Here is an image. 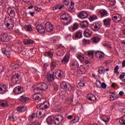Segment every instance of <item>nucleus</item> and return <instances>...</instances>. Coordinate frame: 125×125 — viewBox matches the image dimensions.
<instances>
[{"mask_svg": "<svg viewBox=\"0 0 125 125\" xmlns=\"http://www.w3.org/2000/svg\"><path fill=\"white\" fill-rule=\"evenodd\" d=\"M93 55H94V54H93V52L92 51H89L88 52V56L90 58H93Z\"/></svg>", "mask_w": 125, "mask_h": 125, "instance_id": "nucleus-49", "label": "nucleus"}, {"mask_svg": "<svg viewBox=\"0 0 125 125\" xmlns=\"http://www.w3.org/2000/svg\"><path fill=\"white\" fill-rule=\"evenodd\" d=\"M57 9H59V4H57L56 6H54L52 8L51 10H57Z\"/></svg>", "mask_w": 125, "mask_h": 125, "instance_id": "nucleus-54", "label": "nucleus"}, {"mask_svg": "<svg viewBox=\"0 0 125 125\" xmlns=\"http://www.w3.org/2000/svg\"><path fill=\"white\" fill-rule=\"evenodd\" d=\"M36 29L41 35H43L45 33V29H44L43 26L42 24L37 25Z\"/></svg>", "mask_w": 125, "mask_h": 125, "instance_id": "nucleus-6", "label": "nucleus"}, {"mask_svg": "<svg viewBox=\"0 0 125 125\" xmlns=\"http://www.w3.org/2000/svg\"><path fill=\"white\" fill-rule=\"evenodd\" d=\"M64 50H65V47L62 46V45H60L59 47L56 49V55L58 56H62L64 55Z\"/></svg>", "mask_w": 125, "mask_h": 125, "instance_id": "nucleus-3", "label": "nucleus"}, {"mask_svg": "<svg viewBox=\"0 0 125 125\" xmlns=\"http://www.w3.org/2000/svg\"><path fill=\"white\" fill-rule=\"evenodd\" d=\"M20 67L19 64L16 63L15 65V66L14 67L13 69H18V68Z\"/></svg>", "mask_w": 125, "mask_h": 125, "instance_id": "nucleus-64", "label": "nucleus"}, {"mask_svg": "<svg viewBox=\"0 0 125 125\" xmlns=\"http://www.w3.org/2000/svg\"><path fill=\"white\" fill-rule=\"evenodd\" d=\"M99 74L100 75H103L105 73V69L103 67H100L98 71Z\"/></svg>", "mask_w": 125, "mask_h": 125, "instance_id": "nucleus-37", "label": "nucleus"}, {"mask_svg": "<svg viewBox=\"0 0 125 125\" xmlns=\"http://www.w3.org/2000/svg\"><path fill=\"white\" fill-rule=\"evenodd\" d=\"M119 70V65H116L114 68V72L117 74V75H119L120 74V72L118 71Z\"/></svg>", "mask_w": 125, "mask_h": 125, "instance_id": "nucleus-50", "label": "nucleus"}, {"mask_svg": "<svg viewBox=\"0 0 125 125\" xmlns=\"http://www.w3.org/2000/svg\"><path fill=\"white\" fill-rule=\"evenodd\" d=\"M71 68H72L73 69H76V68H78L79 67V64H78V63H74L73 62L71 64Z\"/></svg>", "mask_w": 125, "mask_h": 125, "instance_id": "nucleus-45", "label": "nucleus"}, {"mask_svg": "<svg viewBox=\"0 0 125 125\" xmlns=\"http://www.w3.org/2000/svg\"><path fill=\"white\" fill-rule=\"evenodd\" d=\"M102 24L100 23H94L91 25V29L94 32H98L100 30Z\"/></svg>", "mask_w": 125, "mask_h": 125, "instance_id": "nucleus-5", "label": "nucleus"}, {"mask_svg": "<svg viewBox=\"0 0 125 125\" xmlns=\"http://www.w3.org/2000/svg\"><path fill=\"white\" fill-rule=\"evenodd\" d=\"M102 120L104 123H108V122H109V118H108V117H105L104 118H103Z\"/></svg>", "mask_w": 125, "mask_h": 125, "instance_id": "nucleus-58", "label": "nucleus"}, {"mask_svg": "<svg viewBox=\"0 0 125 125\" xmlns=\"http://www.w3.org/2000/svg\"><path fill=\"white\" fill-rule=\"evenodd\" d=\"M24 29L26 32H32L33 29L32 28V26L31 25H25L24 26Z\"/></svg>", "mask_w": 125, "mask_h": 125, "instance_id": "nucleus-28", "label": "nucleus"}, {"mask_svg": "<svg viewBox=\"0 0 125 125\" xmlns=\"http://www.w3.org/2000/svg\"><path fill=\"white\" fill-rule=\"evenodd\" d=\"M1 41L3 42H7L10 41L9 36L7 34L4 33L1 35Z\"/></svg>", "mask_w": 125, "mask_h": 125, "instance_id": "nucleus-11", "label": "nucleus"}, {"mask_svg": "<svg viewBox=\"0 0 125 125\" xmlns=\"http://www.w3.org/2000/svg\"><path fill=\"white\" fill-rule=\"evenodd\" d=\"M34 43V41L29 39V40H26L24 44H32V43Z\"/></svg>", "mask_w": 125, "mask_h": 125, "instance_id": "nucleus-47", "label": "nucleus"}, {"mask_svg": "<svg viewBox=\"0 0 125 125\" xmlns=\"http://www.w3.org/2000/svg\"><path fill=\"white\" fill-rule=\"evenodd\" d=\"M36 116V114L35 113H33L31 114L28 118L29 121H32L34 118H35V116Z\"/></svg>", "mask_w": 125, "mask_h": 125, "instance_id": "nucleus-51", "label": "nucleus"}, {"mask_svg": "<svg viewBox=\"0 0 125 125\" xmlns=\"http://www.w3.org/2000/svg\"><path fill=\"white\" fill-rule=\"evenodd\" d=\"M18 52L21 53L22 55H26V52H25V49H23L22 47H19L18 48Z\"/></svg>", "mask_w": 125, "mask_h": 125, "instance_id": "nucleus-32", "label": "nucleus"}, {"mask_svg": "<svg viewBox=\"0 0 125 125\" xmlns=\"http://www.w3.org/2000/svg\"><path fill=\"white\" fill-rule=\"evenodd\" d=\"M9 119L10 120V121H11L12 122H14L15 121H16V119L14 118L13 113L9 115Z\"/></svg>", "mask_w": 125, "mask_h": 125, "instance_id": "nucleus-46", "label": "nucleus"}, {"mask_svg": "<svg viewBox=\"0 0 125 125\" xmlns=\"http://www.w3.org/2000/svg\"><path fill=\"white\" fill-rule=\"evenodd\" d=\"M49 107V103L46 102H44L42 104H40L39 107L40 109L42 110H44L45 109H47Z\"/></svg>", "mask_w": 125, "mask_h": 125, "instance_id": "nucleus-14", "label": "nucleus"}, {"mask_svg": "<svg viewBox=\"0 0 125 125\" xmlns=\"http://www.w3.org/2000/svg\"><path fill=\"white\" fill-rule=\"evenodd\" d=\"M80 121V117L78 116H76L72 121L71 123H73V124H76V123H78Z\"/></svg>", "mask_w": 125, "mask_h": 125, "instance_id": "nucleus-39", "label": "nucleus"}, {"mask_svg": "<svg viewBox=\"0 0 125 125\" xmlns=\"http://www.w3.org/2000/svg\"><path fill=\"white\" fill-rule=\"evenodd\" d=\"M5 70V67H4L3 65H1V64H0V71L1 70V72H3Z\"/></svg>", "mask_w": 125, "mask_h": 125, "instance_id": "nucleus-57", "label": "nucleus"}, {"mask_svg": "<svg viewBox=\"0 0 125 125\" xmlns=\"http://www.w3.org/2000/svg\"><path fill=\"white\" fill-rule=\"evenodd\" d=\"M42 111H39V114L37 112V115H36L37 118H42Z\"/></svg>", "mask_w": 125, "mask_h": 125, "instance_id": "nucleus-55", "label": "nucleus"}, {"mask_svg": "<svg viewBox=\"0 0 125 125\" xmlns=\"http://www.w3.org/2000/svg\"><path fill=\"white\" fill-rule=\"evenodd\" d=\"M83 36L85 38H90L91 37V31L89 29H86L83 31Z\"/></svg>", "mask_w": 125, "mask_h": 125, "instance_id": "nucleus-15", "label": "nucleus"}, {"mask_svg": "<svg viewBox=\"0 0 125 125\" xmlns=\"http://www.w3.org/2000/svg\"><path fill=\"white\" fill-rule=\"evenodd\" d=\"M55 76L56 78H62L63 76V71L61 70H57L56 71Z\"/></svg>", "mask_w": 125, "mask_h": 125, "instance_id": "nucleus-17", "label": "nucleus"}, {"mask_svg": "<svg viewBox=\"0 0 125 125\" xmlns=\"http://www.w3.org/2000/svg\"><path fill=\"white\" fill-rule=\"evenodd\" d=\"M5 91H6V85L5 84L0 85V94H4Z\"/></svg>", "mask_w": 125, "mask_h": 125, "instance_id": "nucleus-21", "label": "nucleus"}, {"mask_svg": "<svg viewBox=\"0 0 125 125\" xmlns=\"http://www.w3.org/2000/svg\"><path fill=\"white\" fill-rule=\"evenodd\" d=\"M47 80L49 82H52L54 80V75L53 74L50 73L48 74Z\"/></svg>", "mask_w": 125, "mask_h": 125, "instance_id": "nucleus-33", "label": "nucleus"}, {"mask_svg": "<svg viewBox=\"0 0 125 125\" xmlns=\"http://www.w3.org/2000/svg\"><path fill=\"white\" fill-rule=\"evenodd\" d=\"M99 13L101 15L102 17H106L107 14H108V12L105 10H101L99 11Z\"/></svg>", "mask_w": 125, "mask_h": 125, "instance_id": "nucleus-25", "label": "nucleus"}, {"mask_svg": "<svg viewBox=\"0 0 125 125\" xmlns=\"http://www.w3.org/2000/svg\"><path fill=\"white\" fill-rule=\"evenodd\" d=\"M99 41H100V39L98 37H94L91 39V42L92 43H98L99 42Z\"/></svg>", "mask_w": 125, "mask_h": 125, "instance_id": "nucleus-24", "label": "nucleus"}, {"mask_svg": "<svg viewBox=\"0 0 125 125\" xmlns=\"http://www.w3.org/2000/svg\"><path fill=\"white\" fill-rule=\"evenodd\" d=\"M20 98L21 99H18V100H19V101H20L21 102H26V101H28V100H29V98L26 97H24V96H21L20 97Z\"/></svg>", "mask_w": 125, "mask_h": 125, "instance_id": "nucleus-30", "label": "nucleus"}, {"mask_svg": "<svg viewBox=\"0 0 125 125\" xmlns=\"http://www.w3.org/2000/svg\"><path fill=\"white\" fill-rule=\"evenodd\" d=\"M47 88H48V86L45 83H40L37 84L36 90H42V91H46Z\"/></svg>", "mask_w": 125, "mask_h": 125, "instance_id": "nucleus-2", "label": "nucleus"}, {"mask_svg": "<svg viewBox=\"0 0 125 125\" xmlns=\"http://www.w3.org/2000/svg\"><path fill=\"white\" fill-rule=\"evenodd\" d=\"M64 15H62L61 16V21L62 22V23H64V24H68V18L67 17L63 18V16H64Z\"/></svg>", "mask_w": 125, "mask_h": 125, "instance_id": "nucleus-27", "label": "nucleus"}, {"mask_svg": "<svg viewBox=\"0 0 125 125\" xmlns=\"http://www.w3.org/2000/svg\"><path fill=\"white\" fill-rule=\"evenodd\" d=\"M125 72L122 73L120 76V80H123V79H124V78H125Z\"/></svg>", "mask_w": 125, "mask_h": 125, "instance_id": "nucleus-60", "label": "nucleus"}, {"mask_svg": "<svg viewBox=\"0 0 125 125\" xmlns=\"http://www.w3.org/2000/svg\"><path fill=\"white\" fill-rule=\"evenodd\" d=\"M69 60H70V57H69V56L66 55L62 60V62L63 64H67V63L69 62Z\"/></svg>", "mask_w": 125, "mask_h": 125, "instance_id": "nucleus-23", "label": "nucleus"}, {"mask_svg": "<svg viewBox=\"0 0 125 125\" xmlns=\"http://www.w3.org/2000/svg\"><path fill=\"white\" fill-rule=\"evenodd\" d=\"M60 86L61 88H62L63 89H68V90H69V89H71V88H72L71 84L65 82H61L60 83Z\"/></svg>", "mask_w": 125, "mask_h": 125, "instance_id": "nucleus-4", "label": "nucleus"}, {"mask_svg": "<svg viewBox=\"0 0 125 125\" xmlns=\"http://www.w3.org/2000/svg\"><path fill=\"white\" fill-rule=\"evenodd\" d=\"M13 8H14V7H10L8 8L7 10L9 16L12 18L15 17L16 15L15 11H14V9H13Z\"/></svg>", "mask_w": 125, "mask_h": 125, "instance_id": "nucleus-9", "label": "nucleus"}, {"mask_svg": "<svg viewBox=\"0 0 125 125\" xmlns=\"http://www.w3.org/2000/svg\"><path fill=\"white\" fill-rule=\"evenodd\" d=\"M77 29H79V24L78 23H75L73 24L72 27V31H76V30H77Z\"/></svg>", "mask_w": 125, "mask_h": 125, "instance_id": "nucleus-43", "label": "nucleus"}, {"mask_svg": "<svg viewBox=\"0 0 125 125\" xmlns=\"http://www.w3.org/2000/svg\"><path fill=\"white\" fill-rule=\"evenodd\" d=\"M119 122L122 125H125V115L119 120Z\"/></svg>", "mask_w": 125, "mask_h": 125, "instance_id": "nucleus-42", "label": "nucleus"}, {"mask_svg": "<svg viewBox=\"0 0 125 125\" xmlns=\"http://www.w3.org/2000/svg\"><path fill=\"white\" fill-rule=\"evenodd\" d=\"M13 92L15 94H21L23 93V88L20 86H18L15 87Z\"/></svg>", "mask_w": 125, "mask_h": 125, "instance_id": "nucleus-8", "label": "nucleus"}, {"mask_svg": "<svg viewBox=\"0 0 125 125\" xmlns=\"http://www.w3.org/2000/svg\"><path fill=\"white\" fill-rule=\"evenodd\" d=\"M96 84L98 87H100V84L103 88H106L107 87V85L104 83H103L101 84V82L100 81H97L96 83Z\"/></svg>", "mask_w": 125, "mask_h": 125, "instance_id": "nucleus-19", "label": "nucleus"}, {"mask_svg": "<svg viewBox=\"0 0 125 125\" xmlns=\"http://www.w3.org/2000/svg\"><path fill=\"white\" fill-rule=\"evenodd\" d=\"M75 37L77 39H81V38H83V31L80 30L77 32L75 34Z\"/></svg>", "mask_w": 125, "mask_h": 125, "instance_id": "nucleus-26", "label": "nucleus"}, {"mask_svg": "<svg viewBox=\"0 0 125 125\" xmlns=\"http://www.w3.org/2000/svg\"><path fill=\"white\" fill-rule=\"evenodd\" d=\"M44 55L45 56H48V57H50V58H52V57L53 56V53L51 52H45L44 54Z\"/></svg>", "mask_w": 125, "mask_h": 125, "instance_id": "nucleus-35", "label": "nucleus"}, {"mask_svg": "<svg viewBox=\"0 0 125 125\" xmlns=\"http://www.w3.org/2000/svg\"><path fill=\"white\" fill-rule=\"evenodd\" d=\"M104 46H106L107 47H110V42H104L103 43Z\"/></svg>", "mask_w": 125, "mask_h": 125, "instance_id": "nucleus-52", "label": "nucleus"}, {"mask_svg": "<svg viewBox=\"0 0 125 125\" xmlns=\"http://www.w3.org/2000/svg\"><path fill=\"white\" fill-rule=\"evenodd\" d=\"M80 25L82 29H84V28H87L88 27V22L87 21H83L81 22Z\"/></svg>", "mask_w": 125, "mask_h": 125, "instance_id": "nucleus-22", "label": "nucleus"}, {"mask_svg": "<svg viewBox=\"0 0 125 125\" xmlns=\"http://www.w3.org/2000/svg\"><path fill=\"white\" fill-rule=\"evenodd\" d=\"M2 52V53H4L7 57H10V51L3 49Z\"/></svg>", "mask_w": 125, "mask_h": 125, "instance_id": "nucleus-31", "label": "nucleus"}, {"mask_svg": "<svg viewBox=\"0 0 125 125\" xmlns=\"http://www.w3.org/2000/svg\"><path fill=\"white\" fill-rule=\"evenodd\" d=\"M77 16L81 19H85L88 17V14L86 12L81 11L77 15Z\"/></svg>", "mask_w": 125, "mask_h": 125, "instance_id": "nucleus-10", "label": "nucleus"}, {"mask_svg": "<svg viewBox=\"0 0 125 125\" xmlns=\"http://www.w3.org/2000/svg\"><path fill=\"white\" fill-rule=\"evenodd\" d=\"M79 84L80 86H84L85 83H84V82L81 81L79 83Z\"/></svg>", "mask_w": 125, "mask_h": 125, "instance_id": "nucleus-62", "label": "nucleus"}, {"mask_svg": "<svg viewBox=\"0 0 125 125\" xmlns=\"http://www.w3.org/2000/svg\"><path fill=\"white\" fill-rule=\"evenodd\" d=\"M77 58L78 59H79V60H80L81 62H83V61H84V58H83V57L82 56V55H78L77 56Z\"/></svg>", "mask_w": 125, "mask_h": 125, "instance_id": "nucleus-41", "label": "nucleus"}, {"mask_svg": "<svg viewBox=\"0 0 125 125\" xmlns=\"http://www.w3.org/2000/svg\"><path fill=\"white\" fill-rule=\"evenodd\" d=\"M20 79H21L20 74L15 73L14 75H12L11 81L14 84H19V83H20Z\"/></svg>", "mask_w": 125, "mask_h": 125, "instance_id": "nucleus-1", "label": "nucleus"}, {"mask_svg": "<svg viewBox=\"0 0 125 125\" xmlns=\"http://www.w3.org/2000/svg\"><path fill=\"white\" fill-rule=\"evenodd\" d=\"M78 75V70H77L76 69H74V73L72 74V76L74 77H76V76H77Z\"/></svg>", "mask_w": 125, "mask_h": 125, "instance_id": "nucleus-56", "label": "nucleus"}, {"mask_svg": "<svg viewBox=\"0 0 125 125\" xmlns=\"http://www.w3.org/2000/svg\"><path fill=\"white\" fill-rule=\"evenodd\" d=\"M104 22V26H105L106 27H107L109 28L110 27V19H104L103 21Z\"/></svg>", "mask_w": 125, "mask_h": 125, "instance_id": "nucleus-29", "label": "nucleus"}, {"mask_svg": "<svg viewBox=\"0 0 125 125\" xmlns=\"http://www.w3.org/2000/svg\"><path fill=\"white\" fill-rule=\"evenodd\" d=\"M50 41H51V43H55V42H57L56 39H54V38H51L50 39Z\"/></svg>", "mask_w": 125, "mask_h": 125, "instance_id": "nucleus-61", "label": "nucleus"}, {"mask_svg": "<svg viewBox=\"0 0 125 125\" xmlns=\"http://www.w3.org/2000/svg\"><path fill=\"white\" fill-rule=\"evenodd\" d=\"M112 20L116 23H119V22L122 20V16L119 15L117 16H115L112 17Z\"/></svg>", "mask_w": 125, "mask_h": 125, "instance_id": "nucleus-16", "label": "nucleus"}, {"mask_svg": "<svg viewBox=\"0 0 125 125\" xmlns=\"http://www.w3.org/2000/svg\"><path fill=\"white\" fill-rule=\"evenodd\" d=\"M46 121L48 125H56V121H54V117L52 116L48 117Z\"/></svg>", "mask_w": 125, "mask_h": 125, "instance_id": "nucleus-12", "label": "nucleus"}, {"mask_svg": "<svg viewBox=\"0 0 125 125\" xmlns=\"http://www.w3.org/2000/svg\"><path fill=\"white\" fill-rule=\"evenodd\" d=\"M55 67H56V62H52L51 64V69L53 70L55 69Z\"/></svg>", "mask_w": 125, "mask_h": 125, "instance_id": "nucleus-48", "label": "nucleus"}, {"mask_svg": "<svg viewBox=\"0 0 125 125\" xmlns=\"http://www.w3.org/2000/svg\"><path fill=\"white\" fill-rule=\"evenodd\" d=\"M105 37H106V38H110V32H109V30H106L104 33Z\"/></svg>", "mask_w": 125, "mask_h": 125, "instance_id": "nucleus-53", "label": "nucleus"}, {"mask_svg": "<svg viewBox=\"0 0 125 125\" xmlns=\"http://www.w3.org/2000/svg\"><path fill=\"white\" fill-rule=\"evenodd\" d=\"M1 107H8V102L5 100H0Z\"/></svg>", "mask_w": 125, "mask_h": 125, "instance_id": "nucleus-18", "label": "nucleus"}, {"mask_svg": "<svg viewBox=\"0 0 125 125\" xmlns=\"http://www.w3.org/2000/svg\"><path fill=\"white\" fill-rule=\"evenodd\" d=\"M40 98V96L37 95H35L33 96V99H34L35 100H38V99H39Z\"/></svg>", "mask_w": 125, "mask_h": 125, "instance_id": "nucleus-63", "label": "nucleus"}, {"mask_svg": "<svg viewBox=\"0 0 125 125\" xmlns=\"http://www.w3.org/2000/svg\"><path fill=\"white\" fill-rule=\"evenodd\" d=\"M75 2H74V1H71L70 2V6L68 8H67V11L73 13V12H75Z\"/></svg>", "mask_w": 125, "mask_h": 125, "instance_id": "nucleus-13", "label": "nucleus"}, {"mask_svg": "<svg viewBox=\"0 0 125 125\" xmlns=\"http://www.w3.org/2000/svg\"><path fill=\"white\" fill-rule=\"evenodd\" d=\"M87 98L90 101H95L96 100V97L92 94H88L87 95Z\"/></svg>", "mask_w": 125, "mask_h": 125, "instance_id": "nucleus-20", "label": "nucleus"}, {"mask_svg": "<svg viewBox=\"0 0 125 125\" xmlns=\"http://www.w3.org/2000/svg\"><path fill=\"white\" fill-rule=\"evenodd\" d=\"M96 19H97V16L96 15H92L89 18L90 22H92V21H94Z\"/></svg>", "mask_w": 125, "mask_h": 125, "instance_id": "nucleus-40", "label": "nucleus"}, {"mask_svg": "<svg viewBox=\"0 0 125 125\" xmlns=\"http://www.w3.org/2000/svg\"><path fill=\"white\" fill-rule=\"evenodd\" d=\"M90 43V41L88 40H86L85 39H83V44L84 45L85 44H89Z\"/></svg>", "mask_w": 125, "mask_h": 125, "instance_id": "nucleus-44", "label": "nucleus"}, {"mask_svg": "<svg viewBox=\"0 0 125 125\" xmlns=\"http://www.w3.org/2000/svg\"><path fill=\"white\" fill-rule=\"evenodd\" d=\"M17 110L19 111V112L22 113V112H24L25 110H26V108H25L24 106H20L17 107Z\"/></svg>", "mask_w": 125, "mask_h": 125, "instance_id": "nucleus-36", "label": "nucleus"}, {"mask_svg": "<svg viewBox=\"0 0 125 125\" xmlns=\"http://www.w3.org/2000/svg\"><path fill=\"white\" fill-rule=\"evenodd\" d=\"M45 30L47 32H52V31H53V29H54L52 24L49 22H46L45 24Z\"/></svg>", "mask_w": 125, "mask_h": 125, "instance_id": "nucleus-7", "label": "nucleus"}, {"mask_svg": "<svg viewBox=\"0 0 125 125\" xmlns=\"http://www.w3.org/2000/svg\"><path fill=\"white\" fill-rule=\"evenodd\" d=\"M116 5V0H110V5L111 7L115 8V5Z\"/></svg>", "mask_w": 125, "mask_h": 125, "instance_id": "nucleus-38", "label": "nucleus"}, {"mask_svg": "<svg viewBox=\"0 0 125 125\" xmlns=\"http://www.w3.org/2000/svg\"><path fill=\"white\" fill-rule=\"evenodd\" d=\"M34 9L38 12H41V11H42V8H39L37 6L35 7Z\"/></svg>", "mask_w": 125, "mask_h": 125, "instance_id": "nucleus-59", "label": "nucleus"}, {"mask_svg": "<svg viewBox=\"0 0 125 125\" xmlns=\"http://www.w3.org/2000/svg\"><path fill=\"white\" fill-rule=\"evenodd\" d=\"M5 26L8 29H13V27H14V24L13 23L10 24L9 23L7 22L5 24Z\"/></svg>", "mask_w": 125, "mask_h": 125, "instance_id": "nucleus-34", "label": "nucleus"}]
</instances>
